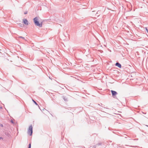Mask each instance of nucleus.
<instances>
[{
    "mask_svg": "<svg viewBox=\"0 0 148 148\" xmlns=\"http://www.w3.org/2000/svg\"><path fill=\"white\" fill-rule=\"evenodd\" d=\"M39 17H36L33 19V20L35 25L39 27H42V23H39L38 20Z\"/></svg>",
    "mask_w": 148,
    "mask_h": 148,
    "instance_id": "obj_1",
    "label": "nucleus"
},
{
    "mask_svg": "<svg viewBox=\"0 0 148 148\" xmlns=\"http://www.w3.org/2000/svg\"><path fill=\"white\" fill-rule=\"evenodd\" d=\"M32 129L33 127L32 125H30V126H29V128L28 129L27 134L30 136H31L32 135L33 132Z\"/></svg>",
    "mask_w": 148,
    "mask_h": 148,
    "instance_id": "obj_2",
    "label": "nucleus"
},
{
    "mask_svg": "<svg viewBox=\"0 0 148 148\" xmlns=\"http://www.w3.org/2000/svg\"><path fill=\"white\" fill-rule=\"evenodd\" d=\"M111 92L112 96H115L117 94V93L116 91L111 90Z\"/></svg>",
    "mask_w": 148,
    "mask_h": 148,
    "instance_id": "obj_3",
    "label": "nucleus"
},
{
    "mask_svg": "<svg viewBox=\"0 0 148 148\" xmlns=\"http://www.w3.org/2000/svg\"><path fill=\"white\" fill-rule=\"evenodd\" d=\"M101 13L102 12L101 11H98L97 13L96 14L95 16L98 17Z\"/></svg>",
    "mask_w": 148,
    "mask_h": 148,
    "instance_id": "obj_4",
    "label": "nucleus"
},
{
    "mask_svg": "<svg viewBox=\"0 0 148 148\" xmlns=\"http://www.w3.org/2000/svg\"><path fill=\"white\" fill-rule=\"evenodd\" d=\"M23 21L24 23L26 25H28V22L26 19H24L23 20Z\"/></svg>",
    "mask_w": 148,
    "mask_h": 148,
    "instance_id": "obj_5",
    "label": "nucleus"
},
{
    "mask_svg": "<svg viewBox=\"0 0 148 148\" xmlns=\"http://www.w3.org/2000/svg\"><path fill=\"white\" fill-rule=\"evenodd\" d=\"M115 65L120 68H121V65L119 62H116L115 64Z\"/></svg>",
    "mask_w": 148,
    "mask_h": 148,
    "instance_id": "obj_6",
    "label": "nucleus"
},
{
    "mask_svg": "<svg viewBox=\"0 0 148 148\" xmlns=\"http://www.w3.org/2000/svg\"><path fill=\"white\" fill-rule=\"evenodd\" d=\"M62 98H63V99L64 100V101H68V98L66 96H62Z\"/></svg>",
    "mask_w": 148,
    "mask_h": 148,
    "instance_id": "obj_7",
    "label": "nucleus"
},
{
    "mask_svg": "<svg viewBox=\"0 0 148 148\" xmlns=\"http://www.w3.org/2000/svg\"><path fill=\"white\" fill-rule=\"evenodd\" d=\"M23 24L21 23H19L18 24V25L19 26L21 27H22L23 26Z\"/></svg>",
    "mask_w": 148,
    "mask_h": 148,
    "instance_id": "obj_8",
    "label": "nucleus"
},
{
    "mask_svg": "<svg viewBox=\"0 0 148 148\" xmlns=\"http://www.w3.org/2000/svg\"><path fill=\"white\" fill-rule=\"evenodd\" d=\"M32 101H33V102L35 103V104H36L37 105H38H38L37 104V103H36V102L33 99H32Z\"/></svg>",
    "mask_w": 148,
    "mask_h": 148,
    "instance_id": "obj_9",
    "label": "nucleus"
},
{
    "mask_svg": "<svg viewBox=\"0 0 148 148\" xmlns=\"http://www.w3.org/2000/svg\"><path fill=\"white\" fill-rule=\"evenodd\" d=\"M31 148V144L30 143L29 145L28 148Z\"/></svg>",
    "mask_w": 148,
    "mask_h": 148,
    "instance_id": "obj_10",
    "label": "nucleus"
},
{
    "mask_svg": "<svg viewBox=\"0 0 148 148\" xmlns=\"http://www.w3.org/2000/svg\"><path fill=\"white\" fill-rule=\"evenodd\" d=\"M19 38H22V39H25V38L24 37H23L22 36H20L19 37Z\"/></svg>",
    "mask_w": 148,
    "mask_h": 148,
    "instance_id": "obj_11",
    "label": "nucleus"
},
{
    "mask_svg": "<svg viewBox=\"0 0 148 148\" xmlns=\"http://www.w3.org/2000/svg\"><path fill=\"white\" fill-rule=\"evenodd\" d=\"M101 143H98V144H97L96 145L99 146V145H101Z\"/></svg>",
    "mask_w": 148,
    "mask_h": 148,
    "instance_id": "obj_12",
    "label": "nucleus"
},
{
    "mask_svg": "<svg viewBox=\"0 0 148 148\" xmlns=\"http://www.w3.org/2000/svg\"><path fill=\"white\" fill-rule=\"evenodd\" d=\"M27 11H25V12L24 14H27Z\"/></svg>",
    "mask_w": 148,
    "mask_h": 148,
    "instance_id": "obj_13",
    "label": "nucleus"
},
{
    "mask_svg": "<svg viewBox=\"0 0 148 148\" xmlns=\"http://www.w3.org/2000/svg\"><path fill=\"white\" fill-rule=\"evenodd\" d=\"M146 31H147V32H148V30L147 29V27H146Z\"/></svg>",
    "mask_w": 148,
    "mask_h": 148,
    "instance_id": "obj_14",
    "label": "nucleus"
},
{
    "mask_svg": "<svg viewBox=\"0 0 148 148\" xmlns=\"http://www.w3.org/2000/svg\"><path fill=\"white\" fill-rule=\"evenodd\" d=\"M96 147V146H94L93 147L94 148H95Z\"/></svg>",
    "mask_w": 148,
    "mask_h": 148,
    "instance_id": "obj_15",
    "label": "nucleus"
},
{
    "mask_svg": "<svg viewBox=\"0 0 148 148\" xmlns=\"http://www.w3.org/2000/svg\"><path fill=\"white\" fill-rule=\"evenodd\" d=\"M2 139V138L1 137H0V140Z\"/></svg>",
    "mask_w": 148,
    "mask_h": 148,
    "instance_id": "obj_16",
    "label": "nucleus"
},
{
    "mask_svg": "<svg viewBox=\"0 0 148 148\" xmlns=\"http://www.w3.org/2000/svg\"><path fill=\"white\" fill-rule=\"evenodd\" d=\"M11 122L12 123H13V122L12 120L11 121Z\"/></svg>",
    "mask_w": 148,
    "mask_h": 148,
    "instance_id": "obj_17",
    "label": "nucleus"
},
{
    "mask_svg": "<svg viewBox=\"0 0 148 148\" xmlns=\"http://www.w3.org/2000/svg\"><path fill=\"white\" fill-rule=\"evenodd\" d=\"M38 107H39V109H40V108L39 106L38 105Z\"/></svg>",
    "mask_w": 148,
    "mask_h": 148,
    "instance_id": "obj_18",
    "label": "nucleus"
},
{
    "mask_svg": "<svg viewBox=\"0 0 148 148\" xmlns=\"http://www.w3.org/2000/svg\"><path fill=\"white\" fill-rule=\"evenodd\" d=\"M147 127H148V125H147Z\"/></svg>",
    "mask_w": 148,
    "mask_h": 148,
    "instance_id": "obj_19",
    "label": "nucleus"
}]
</instances>
